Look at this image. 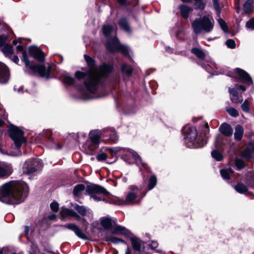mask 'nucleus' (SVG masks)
I'll return each mask as SVG.
<instances>
[{"mask_svg": "<svg viewBox=\"0 0 254 254\" xmlns=\"http://www.w3.org/2000/svg\"><path fill=\"white\" fill-rule=\"evenodd\" d=\"M63 80L64 83L69 85H72L74 82V79L67 73L63 74Z\"/></svg>", "mask_w": 254, "mask_h": 254, "instance_id": "nucleus-31", "label": "nucleus"}, {"mask_svg": "<svg viewBox=\"0 0 254 254\" xmlns=\"http://www.w3.org/2000/svg\"><path fill=\"white\" fill-rule=\"evenodd\" d=\"M51 209L54 212H57L59 210V205L57 202L54 201L51 203Z\"/></svg>", "mask_w": 254, "mask_h": 254, "instance_id": "nucleus-49", "label": "nucleus"}, {"mask_svg": "<svg viewBox=\"0 0 254 254\" xmlns=\"http://www.w3.org/2000/svg\"><path fill=\"white\" fill-rule=\"evenodd\" d=\"M149 247L152 249H154L158 246V243L156 242L152 241L150 244L148 245Z\"/></svg>", "mask_w": 254, "mask_h": 254, "instance_id": "nucleus-53", "label": "nucleus"}, {"mask_svg": "<svg viewBox=\"0 0 254 254\" xmlns=\"http://www.w3.org/2000/svg\"><path fill=\"white\" fill-rule=\"evenodd\" d=\"M119 24L124 30L127 32H130V28L127 20L125 18H121L119 22Z\"/></svg>", "mask_w": 254, "mask_h": 254, "instance_id": "nucleus-29", "label": "nucleus"}, {"mask_svg": "<svg viewBox=\"0 0 254 254\" xmlns=\"http://www.w3.org/2000/svg\"><path fill=\"white\" fill-rule=\"evenodd\" d=\"M218 22L220 26H221L222 29L224 31L227 32V25H226V22L221 18H219L218 20Z\"/></svg>", "mask_w": 254, "mask_h": 254, "instance_id": "nucleus-46", "label": "nucleus"}, {"mask_svg": "<svg viewBox=\"0 0 254 254\" xmlns=\"http://www.w3.org/2000/svg\"><path fill=\"white\" fill-rule=\"evenodd\" d=\"M106 136H109V139L116 142L118 140V136L116 131L112 128H108L103 131Z\"/></svg>", "mask_w": 254, "mask_h": 254, "instance_id": "nucleus-25", "label": "nucleus"}, {"mask_svg": "<svg viewBox=\"0 0 254 254\" xmlns=\"http://www.w3.org/2000/svg\"><path fill=\"white\" fill-rule=\"evenodd\" d=\"M219 129L220 132L226 136H230L233 133V129L231 127L226 123L222 124Z\"/></svg>", "mask_w": 254, "mask_h": 254, "instance_id": "nucleus-23", "label": "nucleus"}, {"mask_svg": "<svg viewBox=\"0 0 254 254\" xmlns=\"http://www.w3.org/2000/svg\"><path fill=\"white\" fill-rule=\"evenodd\" d=\"M105 239L106 241L111 242L114 244H118L120 242L125 244V242L124 240L112 236H107L105 237Z\"/></svg>", "mask_w": 254, "mask_h": 254, "instance_id": "nucleus-35", "label": "nucleus"}, {"mask_svg": "<svg viewBox=\"0 0 254 254\" xmlns=\"http://www.w3.org/2000/svg\"><path fill=\"white\" fill-rule=\"evenodd\" d=\"M56 218V215L54 214L49 216V219L50 220H54Z\"/></svg>", "mask_w": 254, "mask_h": 254, "instance_id": "nucleus-58", "label": "nucleus"}, {"mask_svg": "<svg viewBox=\"0 0 254 254\" xmlns=\"http://www.w3.org/2000/svg\"><path fill=\"white\" fill-rule=\"evenodd\" d=\"M117 1L122 4H125L126 3V0H117Z\"/></svg>", "mask_w": 254, "mask_h": 254, "instance_id": "nucleus-63", "label": "nucleus"}, {"mask_svg": "<svg viewBox=\"0 0 254 254\" xmlns=\"http://www.w3.org/2000/svg\"><path fill=\"white\" fill-rule=\"evenodd\" d=\"M242 109L243 111L249 113L250 111V108L249 102L247 100H246L241 105Z\"/></svg>", "mask_w": 254, "mask_h": 254, "instance_id": "nucleus-44", "label": "nucleus"}, {"mask_svg": "<svg viewBox=\"0 0 254 254\" xmlns=\"http://www.w3.org/2000/svg\"><path fill=\"white\" fill-rule=\"evenodd\" d=\"M29 232V228L28 226H25L24 228V232L26 235H27Z\"/></svg>", "mask_w": 254, "mask_h": 254, "instance_id": "nucleus-59", "label": "nucleus"}, {"mask_svg": "<svg viewBox=\"0 0 254 254\" xmlns=\"http://www.w3.org/2000/svg\"><path fill=\"white\" fill-rule=\"evenodd\" d=\"M201 66L206 69L208 72H211V67L209 65H206L205 64H200Z\"/></svg>", "mask_w": 254, "mask_h": 254, "instance_id": "nucleus-55", "label": "nucleus"}, {"mask_svg": "<svg viewBox=\"0 0 254 254\" xmlns=\"http://www.w3.org/2000/svg\"><path fill=\"white\" fill-rule=\"evenodd\" d=\"M63 227L72 231L78 237L82 239L86 240L87 239V237L83 232L82 230L78 226L73 223H69L63 226Z\"/></svg>", "mask_w": 254, "mask_h": 254, "instance_id": "nucleus-14", "label": "nucleus"}, {"mask_svg": "<svg viewBox=\"0 0 254 254\" xmlns=\"http://www.w3.org/2000/svg\"><path fill=\"white\" fill-rule=\"evenodd\" d=\"M225 44L228 48L231 49H234L236 47L235 42L232 39H228Z\"/></svg>", "mask_w": 254, "mask_h": 254, "instance_id": "nucleus-45", "label": "nucleus"}, {"mask_svg": "<svg viewBox=\"0 0 254 254\" xmlns=\"http://www.w3.org/2000/svg\"><path fill=\"white\" fill-rule=\"evenodd\" d=\"M29 192L28 185L19 181H10L0 187V201L8 204L23 202Z\"/></svg>", "mask_w": 254, "mask_h": 254, "instance_id": "nucleus-2", "label": "nucleus"}, {"mask_svg": "<svg viewBox=\"0 0 254 254\" xmlns=\"http://www.w3.org/2000/svg\"><path fill=\"white\" fill-rule=\"evenodd\" d=\"M235 164L238 170H241L245 167L244 161L240 158H237L235 160Z\"/></svg>", "mask_w": 254, "mask_h": 254, "instance_id": "nucleus-43", "label": "nucleus"}, {"mask_svg": "<svg viewBox=\"0 0 254 254\" xmlns=\"http://www.w3.org/2000/svg\"><path fill=\"white\" fill-rule=\"evenodd\" d=\"M13 172L12 165L7 162H0V178H5L9 176Z\"/></svg>", "mask_w": 254, "mask_h": 254, "instance_id": "nucleus-12", "label": "nucleus"}, {"mask_svg": "<svg viewBox=\"0 0 254 254\" xmlns=\"http://www.w3.org/2000/svg\"><path fill=\"white\" fill-rule=\"evenodd\" d=\"M157 184V178L155 176H152L149 180L148 190H151Z\"/></svg>", "mask_w": 254, "mask_h": 254, "instance_id": "nucleus-39", "label": "nucleus"}, {"mask_svg": "<svg viewBox=\"0 0 254 254\" xmlns=\"http://www.w3.org/2000/svg\"><path fill=\"white\" fill-rule=\"evenodd\" d=\"M9 59H10L12 62H13L14 63H15L16 64H17L19 62V58L16 55H12V56L11 57V58H9Z\"/></svg>", "mask_w": 254, "mask_h": 254, "instance_id": "nucleus-54", "label": "nucleus"}, {"mask_svg": "<svg viewBox=\"0 0 254 254\" xmlns=\"http://www.w3.org/2000/svg\"><path fill=\"white\" fill-rule=\"evenodd\" d=\"M16 49L17 51H22L23 50V47L21 45H18L17 47H16Z\"/></svg>", "mask_w": 254, "mask_h": 254, "instance_id": "nucleus-61", "label": "nucleus"}, {"mask_svg": "<svg viewBox=\"0 0 254 254\" xmlns=\"http://www.w3.org/2000/svg\"><path fill=\"white\" fill-rule=\"evenodd\" d=\"M60 214L63 217V218L70 216L73 217L75 219L77 220L80 218V216L74 211L64 207H62L61 208L60 210Z\"/></svg>", "mask_w": 254, "mask_h": 254, "instance_id": "nucleus-18", "label": "nucleus"}, {"mask_svg": "<svg viewBox=\"0 0 254 254\" xmlns=\"http://www.w3.org/2000/svg\"><path fill=\"white\" fill-rule=\"evenodd\" d=\"M98 146L99 145L93 144V142L88 139L83 145L82 148L86 154L93 155L95 153L96 150Z\"/></svg>", "mask_w": 254, "mask_h": 254, "instance_id": "nucleus-17", "label": "nucleus"}, {"mask_svg": "<svg viewBox=\"0 0 254 254\" xmlns=\"http://www.w3.org/2000/svg\"><path fill=\"white\" fill-rule=\"evenodd\" d=\"M184 2L190 3L194 1L193 6L196 10H203L205 7L203 0H181Z\"/></svg>", "mask_w": 254, "mask_h": 254, "instance_id": "nucleus-21", "label": "nucleus"}, {"mask_svg": "<svg viewBox=\"0 0 254 254\" xmlns=\"http://www.w3.org/2000/svg\"><path fill=\"white\" fill-rule=\"evenodd\" d=\"M29 52L31 56L40 62L45 61L43 52L36 46H31L29 48Z\"/></svg>", "mask_w": 254, "mask_h": 254, "instance_id": "nucleus-13", "label": "nucleus"}, {"mask_svg": "<svg viewBox=\"0 0 254 254\" xmlns=\"http://www.w3.org/2000/svg\"><path fill=\"white\" fill-rule=\"evenodd\" d=\"M254 153V148L252 149L247 148L245 149L242 153V156L245 158L250 159L251 158L253 154Z\"/></svg>", "mask_w": 254, "mask_h": 254, "instance_id": "nucleus-38", "label": "nucleus"}, {"mask_svg": "<svg viewBox=\"0 0 254 254\" xmlns=\"http://www.w3.org/2000/svg\"><path fill=\"white\" fill-rule=\"evenodd\" d=\"M214 25V20L209 14L195 18L191 23V28L196 35L210 33Z\"/></svg>", "mask_w": 254, "mask_h": 254, "instance_id": "nucleus-4", "label": "nucleus"}, {"mask_svg": "<svg viewBox=\"0 0 254 254\" xmlns=\"http://www.w3.org/2000/svg\"><path fill=\"white\" fill-rule=\"evenodd\" d=\"M179 8L182 16L185 19L188 18L190 12L192 10L189 6L184 4L180 5Z\"/></svg>", "mask_w": 254, "mask_h": 254, "instance_id": "nucleus-24", "label": "nucleus"}, {"mask_svg": "<svg viewBox=\"0 0 254 254\" xmlns=\"http://www.w3.org/2000/svg\"><path fill=\"white\" fill-rule=\"evenodd\" d=\"M84 58L89 67V71L87 73L78 71L75 72V76L78 79H84L87 91H81L83 99L97 98L98 96L92 94L96 93L99 83L103 79L108 76L112 71L113 67L105 64L97 67L95 65V61L93 59L87 55H84Z\"/></svg>", "mask_w": 254, "mask_h": 254, "instance_id": "nucleus-1", "label": "nucleus"}, {"mask_svg": "<svg viewBox=\"0 0 254 254\" xmlns=\"http://www.w3.org/2000/svg\"><path fill=\"white\" fill-rule=\"evenodd\" d=\"M72 206L82 216L86 215V210L84 206L79 205L76 203L72 204Z\"/></svg>", "mask_w": 254, "mask_h": 254, "instance_id": "nucleus-32", "label": "nucleus"}, {"mask_svg": "<svg viewBox=\"0 0 254 254\" xmlns=\"http://www.w3.org/2000/svg\"><path fill=\"white\" fill-rule=\"evenodd\" d=\"M226 110L227 113L232 117H236L239 115L238 111L234 108L227 107Z\"/></svg>", "mask_w": 254, "mask_h": 254, "instance_id": "nucleus-41", "label": "nucleus"}, {"mask_svg": "<svg viewBox=\"0 0 254 254\" xmlns=\"http://www.w3.org/2000/svg\"><path fill=\"white\" fill-rule=\"evenodd\" d=\"M85 189V186L83 184H79L76 185L73 189V194L74 195L78 196L81 192Z\"/></svg>", "mask_w": 254, "mask_h": 254, "instance_id": "nucleus-33", "label": "nucleus"}, {"mask_svg": "<svg viewBox=\"0 0 254 254\" xmlns=\"http://www.w3.org/2000/svg\"><path fill=\"white\" fill-rule=\"evenodd\" d=\"M192 53L194 54L200 60H204L205 57L204 52L200 49L194 48L191 50Z\"/></svg>", "mask_w": 254, "mask_h": 254, "instance_id": "nucleus-28", "label": "nucleus"}, {"mask_svg": "<svg viewBox=\"0 0 254 254\" xmlns=\"http://www.w3.org/2000/svg\"><path fill=\"white\" fill-rule=\"evenodd\" d=\"M244 133V129L241 126H237L235 127V131L234 133L235 138L237 140H240Z\"/></svg>", "mask_w": 254, "mask_h": 254, "instance_id": "nucleus-27", "label": "nucleus"}, {"mask_svg": "<svg viewBox=\"0 0 254 254\" xmlns=\"http://www.w3.org/2000/svg\"><path fill=\"white\" fill-rule=\"evenodd\" d=\"M114 233L126 235L127 234V230L124 227L116 226L114 229Z\"/></svg>", "mask_w": 254, "mask_h": 254, "instance_id": "nucleus-37", "label": "nucleus"}, {"mask_svg": "<svg viewBox=\"0 0 254 254\" xmlns=\"http://www.w3.org/2000/svg\"><path fill=\"white\" fill-rule=\"evenodd\" d=\"M46 133L47 134V135H49V139L51 140H52V138L51 137V132L50 130H47L45 131Z\"/></svg>", "mask_w": 254, "mask_h": 254, "instance_id": "nucleus-60", "label": "nucleus"}, {"mask_svg": "<svg viewBox=\"0 0 254 254\" xmlns=\"http://www.w3.org/2000/svg\"><path fill=\"white\" fill-rule=\"evenodd\" d=\"M235 190L240 193H244L247 191V187L243 184L239 183L235 187Z\"/></svg>", "mask_w": 254, "mask_h": 254, "instance_id": "nucleus-34", "label": "nucleus"}, {"mask_svg": "<svg viewBox=\"0 0 254 254\" xmlns=\"http://www.w3.org/2000/svg\"><path fill=\"white\" fill-rule=\"evenodd\" d=\"M114 30L113 27L109 24L104 25L102 27L104 35L108 39L106 44L107 49L111 52L121 51L124 55H127L129 52L127 47L121 45L116 37L112 39L109 38L110 34L113 32Z\"/></svg>", "mask_w": 254, "mask_h": 254, "instance_id": "nucleus-5", "label": "nucleus"}, {"mask_svg": "<svg viewBox=\"0 0 254 254\" xmlns=\"http://www.w3.org/2000/svg\"><path fill=\"white\" fill-rule=\"evenodd\" d=\"M100 223L103 227L108 229L113 226L115 222L110 217H104L100 219Z\"/></svg>", "mask_w": 254, "mask_h": 254, "instance_id": "nucleus-22", "label": "nucleus"}, {"mask_svg": "<svg viewBox=\"0 0 254 254\" xmlns=\"http://www.w3.org/2000/svg\"><path fill=\"white\" fill-rule=\"evenodd\" d=\"M21 38H18L17 40H13L12 41V44L14 45H16L17 43H19L20 44L21 43Z\"/></svg>", "mask_w": 254, "mask_h": 254, "instance_id": "nucleus-57", "label": "nucleus"}, {"mask_svg": "<svg viewBox=\"0 0 254 254\" xmlns=\"http://www.w3.org/2000/svg\"><path fill=\"white\" fill-rule=\"evenodd\" d=\"M14 89L15 91L19 93H22L23 87H18L17 88L15 87Z\"/></svg>", "mask_w": 254, "mask_h": 254, "instance_id": "nucleus-56", "label": "nucleus"}, {"mask_svg": "<svg viewBox=\"0 0 254 254\" xmlns=\"http://www.w3.org/2000/svg\"><path fill=\"white\" fill-rule=\"evenodd\" d=\"M9 133L11 138L14 141L15 148L19 149L21 145L26 141L23 136V132L18 127L10 125L9 127Z\"/></svg>", "mask_w": 254, "mask_h": 254, "instance_id": "nucleus-10", "label": "nucleus"}, {"mask_svg": "<svg viewBox=\"0 0 254 254\" xmlns=\"http://www.w3.org/2000/svg\"><path fill=\"white\" fill-rule=\"evenodd\" d=\"M239 88L243 91H246V88L245 86L242 85H241L239 86Z\"/></svg>", "mask_w": 254, "mask_h": 254, "instance_id": "nucleus-62", "label": "nucleus"}, {"mask_svg": "<svg viewBox=\"0 0 254 254\" xmlns=\"http://www.w3.org/2000/svg\"><path fill=\"white\" fill-rule=\"evenodd\" d=\"M122 71L127 75H130L132 73V69L127 64H123L121 67Z\"/></svg>", "mask_w": 254, "mask_h": 254, "instance_id": "nucleus-36", "label": "nucleus"}, {"mask_svg": "<svg viewBox=\"0 0 254 254\" xmlns=\"http://www.w3.org/2000/svg\"><path fill=\"white\" fill-rule=\"evenodd\" d=\"M246 27L248 29H254V18L251 19L246 23Z\"/></svg>", "mask_w": 254, "mask_h": 254, "instance_id": "nucleus-48", "label": "nucleus"}, {"mask_svg": "<svg viewBox=\"0 0 254 254\" xmlns=\"http://www.w3.org/2000/svg\"><path fill=\"white\" fill-rule=\"evenodd\" d=\"M101 136V131L99 130L91 131L89 133V140L93 142V144L99 145L100 144V138Z\"/></svg>", "mask_w": 254, "mask_h": 254, "instance_id": "nucleus-19", "label": "nucleus"}, {"mask_svg": "<svg viewBox=\"0 0 254 254\" xmlns=\"http://www.w3.org/2000/svg\"><path fill=\"white\" fill-rule=\"evenodd\" d=\"M229 92L231 95V100L234 103L242 102L243 99L241 95H239L237 89L234 88H229Z\"/></svg>", "mask_w": 254, "mask_h": 254, "instance_id": "nucleus-20", "label": "nucleus"}, {"mask_svg": "<svg viewBox=\"0 0 254 254\" xmlns=\"http://www.w3.org/2000/svg\"><path fill=\"white\" fill-rule=\"evenodd\" d=\"M9 71L7 66L0 62V83H5L9 79Z\"/></svg>", "mask_w": 254, "mask_h": 254, "instance_id": "nucleus-15", "label": "nucleus"}, {"mask_svg": "<svg viewBox=\"0 0 254 254\" xmlns=\"http://www.w3.org/2000/svg\"><path fill=\"white\" fill-rule=\"evenodd\" d=\"M107 154L105 153H102L99 154H98L96 158L99 161H104L107 158Z\"/></svg>", "mask_w": 254, "mask_h": 254, "instance_id": "nucleus-50", "label": "nucleus"}, {"mask_svg": "<svg viewBox=\"0 0 254 254\" xmlns=\"http://www.w3.org/2000/svg\"><path fill=\"white\" fill-rule=\"evenodd\" d=\"M21 60L25 64V66L31 69L34 73L39 74L42 77H49L50 73V69L49 67L46 68L43 65H31L26 52H23Z\"/></svg>", "mask_w": 254, "mask_h": 254, "instance_id": "nucleus-9", "label": "nucleus"}, {"mask_svg": "<svg viewBox=\"0 0 254 254\" xmlns=\"http://www.w3.org/2000/svg\"><path fill=\"white\" fill-rule=\"evenodd\" d=\"M236 73L239 76L240 80L245 84L250 85L252 84L253 81L249 74L244 70L236 68L235 70Z\"/></svg>", "mask_w": 254, "mask_h": 254, "instance_id": "nucleus-16", "label": "nucleus"}, {"mask_svg": "<svg viewBox=\"0 0 254 254\" xmlns=\"http://www.w3.org/2000/svg\"><path fill=\"white\" fill-rule=\"evenodd\" d=\"M213 5L215 9L217 12H219L220 10V6L219 5V2L218 0H215L214 1H213Z\"/></svg>", "mask_w": 254, "mask_h": 254, "instance_id": "nucleus-51", "label": "nucleus"}, {"mask_svg": "<svg viewBox=\"0 0 254 254\" xmlns=\"http://www.w3.org/2000/svg\"><path fill=\"white\" fill-rule=\"evenodd\" d=\"M7 37L4 35L0 36V47L1 48L4 47L5 45H8L6 42L7 40Z\"/></svg>", "mask_w": 254, "mask_h": 254, "instance_id": "nucleus-47", "label": "nucleus"}, {"mask_svg": "<svg viewBox=\"0 0 254 254\" xmlns=\"http://www.w3.org/2000/svg\"><path fill=\"white\" fill-rule=\"evenodd\" d=\"M42 167V163L38 158L27 160L23 167V172L26 174H31L39 170Z\"/></svg>", "mask_w": 254, "mask_h": 254, "instance_id": "nucleus-11", "label": "nucleus"}, {"mask_svg": "<svg viewBox=\"0 0 254 254\" xmlns=\"http://www.w3.org/2000/svg\"><path fill=\"white\" fill-rule=\"evenodd\" d=\"M253 0H247L244 4V9L245 12H249L252 10Z\"/></svg>", "mask_w": 254, "mask_h": 254, "instance_id": "nucleus-40", "label": "nucleus"}, {"mask_svg": "<svg viewBox=\"0 0 254 254\" xmlns=\"http://www.w3.org/2000/svg\"><path fill=\"white\" fill-rule=\"evenodd\" d=\"M86 192L94 200L96 201H105V199H103L100 195H105L109 196L110 193L104 187L95 184H92L87 186Z\"/></svg>", "mask_w": 254, "mask_h": 254, "instance_id": "nucleus-8", "label": "nucleus"}, {"mask_svg": "<svg viewBox=\"0 0 254 254\" xmlns=\"http://www.w3.org/2000/svg\"><path fill=\"white\" fill-rule=\"evenodd\" d=\"M112 153L116 154L118 152L123 151L124 154L122 158L128 164L135 163L137 164L140 169H146L147 166L142 162L141 158L135 152L128 148L116 147L110 149Z\"/></svg>", "mask_w": 254, "mask_h": 254, "instance_id": "nucleus-6", "label": "nucleus"}, {"mask_svg": "<svg viewBox=\"0 0 254 254\" xmlns=\"http://www.w3.org/2000/svg\"><path fill=\"white\" fill-rule=\"evenodd\" d=\"M132 246L135 250L139 251L140 249V246L139 243L136 241L132 242Z\"/></svg>", "mask_w": 254, "mask_h": 254, "instance_id": "nucleus-52", "label": "nucleus"}, {"mask_svg": "<svg viewBox=\"0 0 254 254\" xmlns=\"http://www.w3.org/2000/svg\"><path fill=\"white\" fill-rule=\"evenodd\" d=\"M126 254H131L130 250L128 247L127 248L126 251Z\"/></svg>", "mask_w": 254, "mask_h": 254, "instance_id": "nucleus-64", "label": "nucleus"}, {"mask_svg": "<svg viewBox=\"0 0 254 254\" xmlns=\"http://www.w3.org/2000/svg\"><path fill=\"white\" fill-rule=\"evenodd\" d=\"M128 189L129 190L127 193L125 200V203L126 204H138L146 194V193H143L141 191L142 188L132 185L129 187Z\"/></svg>", "mask_w": 254, "mask_h": 254, "instance_id": "nucleus-7", "label": "nucleus"}, {"mask_svg": "<svg viewBox=\"0 0 254 254\" xmlns=\"http://www.w3.org/2000/svg\"><path fill=\"white\" fill-rule=\"evenodd\" d=\"M184 134L186 142L189 147L199 148L202 147L207 143L209 138V129L207 123H205L202 130V133L196 139L197 132L196 129L189 126H185L182 129Z\"/></svg>", "mask_w": 254, "mask_h": 254, "instance_id": "nucleus-3", "label": "nucleus"}, {"mask_svg": "<svg viewBox=\"0 0 254 254\" xmlns=\"http://www.w3.org/2000/svg\"><path fill=\"white\" fill-rule=\"evenodd\" d=\"M1 50L5 57L11 58L13 54L12 46L9 45H5L1 48Z\"/></svg>", "mask_w": 254, "mask_h": 254, "instance_id": "nucleus-26", "label": "nucleus"}, {"mask_svg": "<svg viewBox=\"0 0 254 254\" xmlns=\"http://www.w3.org/2000/svg\"><path fill=\"white\" fill-rule=\"evenodd\" d=\"M220 173L223 179L228 180L230 178V175L233 173V171L231 168L223 169L221 170Z\"/></svg>", "mask_w": 254, "mask_h": 254, "instance_id": "nucleus-30", "label": "nucleus"}, {"mask_svg": "<svg viewBox=\"0 0 254 254\" xmlns=\"http://www.w3.org/2000/svg\"><path fill=\"white\" fill-rule=\"evenodd\" d=\"M212 157L218 161H220L222 160V155L218 151L214 150L211 152Z\"/></svg>", "mask_w": 254, "mask_h": 254, "instance_id": "nucleus-42", "label": "nucleus"}]
</instances>
